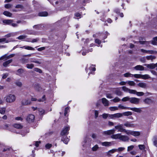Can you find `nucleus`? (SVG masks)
<instances>
[{"instance_id":"6e6d98bb","label":"nucleus","mask_w":157,"mask_h":157,"mask_svg":"<svg viewBox=\"0 0 157 157\" xmlns=\"http://www.w3.org/2000/svg\"><path fill=\"white\" fill-rule=\"evenodd\" d=\"M118 108H119L121 109H128V107H124V106H123V105H118Z\"/></svg>"},{"instance_id":"4d7b16f0","label":"nucleus","mask_w":157,"mask_h":157,"mask_svg":"<svg viewBox=\"0 0 157 157\" xmlns=\"http://www.w3.org/2000/svg\"><path fill=\"white\" fill-rule=\"evenodd\" d=\"M138 147L139 149L141 150H144L145 148V146L144 145H139Z\"/></svg>"},{"instance_id":"72a5a7b5","label":"nucleus","mask_w":157,"mask_h":157,"mask_svg":"<svg viewBox=\"0 0 157 157\" xmlns=\"http://www.w3.org/2000/svg\"><path fill=\"white\" fill-rule=\"evenodd\" d=\"M122 114H123V115L125 116H128L132 115V113L131 112L127 111L123 113Z\"/></svg>"},{"instance_id":"a211bd4d","label":"nucleus","mask_w":157,"mask_h":157,"mask_svg":"<svg viewBox=\"0 0 157 157\" xmlns=\"http://www.w3.org/2000/svg\"><path fill=\"white\" fill-rule=\"evenodd\" d=\"M100 144L103 146H105L106 147L109 146L111 145V142H100Z\"/></svg>"},{"instance_id":"5fc2aeb1","label":"nucleus","mask_w":157,"mask_h":157,"mask_svg":"<svg viewBox=\"0 0 157 157\" xmlns=\"http://www.w3.org/2000/svg\"><path fill=\"white\" fill-rule=\"evenodd\" d=\"M4 42H5L6 43H8L9 42V41L8 40H6V38L0 39V43H2Z\"/></svg>"},{"instance_id":"338daca9","label":"nucleus","mask_w":157,"mask_h":157,"mask_svg":"<svg viewBox=\"0 0 157 157\" xmlns=\"http://www.w3.org/2000/svg\"><path fill=\"white\" fill-rule=\"evenodd\" d=\"M108 116L109 117V114H108L104 113L102 115L103 118L104 119H106Z\"/></svg>"},{"instance_id":"423d86ee","label":"nucleus","mask_w":157,"mask_h":157,"mask_svg":"<svg viewBox=\"0 0 157 157\" xmlns=\"http://www.w3.org/2000/svg\"><path fill=\"white\" fill-rule=\"evenodd\" d=\"M70 127L69 126H67L64 128L61 133V135L63 136L64 135H67L68 133V131Z\"/></svg>"},{"instance_id":"f257e3e1","label":"nucleus","mask_w":157,"mask_h":157,"mask_svg":"<svg viewBox=\"0 0 157 157\" xmlns=\"http://www.w3.org/2000/svg\"><path fill=\"white\" fill-rule=\"evenodd\" d=\"M5 98L7 102L12 103L15 100L16 97L14 95L10 94L6 96Z\"/></svg>"},{"instance_id":"2f4dec72","label":"nucleus","mask_w":157,"mask_h":157,"mask_svg":"<svg viewBox=\"0 0 157 157\" xmlns=\"http://www.w3.org/2000/svg\"><path fill=\"white\" fill-rule=\"evenodd\" d=\"M38 15L40 16H46L48 15V13L46 12H43L39 13Z\"/></svg>"},{"instance_id":"393cba45","label":"nucleus","mask_w":157,"mask_h":157,"mask_svg":"<svg viewBox=\"0 0 157 157\" xmlns=\"http://www.w3.org/2000/svg\"><path fill=\"white\" fill-rule=\"evenodd\" d=\"M137 85L140 87L145 88L147 87V84L144 82H140L138 83Z\"/></svg>"},{"instance_id":"a18cd8bd","label":"nucleus","mask_w":157,"mask_h":157,"mask_svg":"<svg viewBox=\"0 0 157 157\" xmlns=\"http://www.w3.org/2000/svg\"><path fill=\"white\" fill-rule=\"evenodd\" d=\"M109 109L111 111H114L118 110V108L117 107L113 106L109 107Z\"/></svg>"},{"instance_id":"dca6fc26","label":"nucleus","mask_w":157,"mask_h":157,"mask_svg":"<svg viewBox=\"0 0 157 157\" xmlns=\"http://www.w3.org/2000/svg\"><path fill=\"white\" fill-rule=\"evenodd\" d=\"M69 139L67 136H64L61 139V141H63L64 143L67 144L68 142L69 141Z\"/></svg>"},{"instance_id":"69168bd1","label":"nucleus","mask_w":157,"mask_h":157,"mask_svg":"<svg viewBox=\"0 0 157 157\" xmlns=\"http://www.w3.org/2000/svg\"><path fill=\"white\" fill-rule=\"evenodd\" d=\"M134 147V146L133 145H131L128 147L127 151H129L132 150Z\"/></svg>"},{"instance_id":"2eb2a0df","label":"nucleus","mask_w":157,"mask_h":157,"mask_svg":"<svg viewBox=\"0 0 157 157\" xmlns=\"http://www.w3.org/2000/svg\"><path fill=\"white\" fill-rule=\"evenodd\" d=\"M102 103L105 106H108L109 105V101L105 98H103L101 99Z\"/></svg>"},{"instance_id":"052dcab7","label":"nucleus","mask_w":157,"mask_h":157,"mask_svg":"<svg viewBox=\"0 0 157 157\" xmlns=\"http://www.w3.org/2000/svg\"><path fill=\"white\" fill-rule=\"evenodd\" d=\"M38 111L40 114H43L45 112L44 110L42 108H39L38 109Z\"/></svg>"},{"instance_id":"8fccbe9b","label":"nucleus","mask_w":157,"mask_h":157,"mask_svg":"<svg viewBox=\"0 0 157 157\" xmlns=\"http://www.w3.org/2000/svg\"><path fill=\"white\" fill-rule=\"evenodd\" d=\"M128 93L131 94H136V91L135 90L130 89Z\"/></svg>"},{"instance_id":"b1692460","label":"nucleus","mask_w":157,"mask_h":157,"mask_svg":"<svg viewBox=\"0 0 157 157\" xmlns=\"http://www.w3.org/2000/svg\"><path fill=\"white\" fill-rule=\"evenodd\" d=\"M150 42L153 45H157V36L154 37Z\"/></svg>"},{"instance_id":"c9c22d12","label":"nucleus","mask_w":157,"mask_h":157,"mask_svg":"<svg viewBox=\"0 0 157 157\" xmlns=\"http://www.w3.org/2000/svg\"><path fill=\"white\" fill-rule=\"evenodd\" d=\"M115 93L118 96L121 95L122 94V92L118 88L115 91Z\"/></svg>"},{"instance_id":"473e14b6","label":"nucleus","mask_w":157,"mask_h":157,"mask_svg":"<svg viewBox=\"0 0 157 157\" xmlns=\"http://www.w3.org/2000/svg\"><path fill=\"white\" fill-rule=\"evenodd\" d=\"M140 133L139 132L133 131L132 135L134 136H140Z\"/></svg>"},{"instance_id":"de8ad7c7","label":"nucleus","mask_w":157,"mask_h":157,"mask_svg":"<svg viewBox=\"0 0 157 157\" xmlns=\"http://www.w3.org/2000/svg\"><path fill=\"white\" fill-rule=\"evenodd\" d=\"M34 67V65L33 64H26V67L28 69H32Z\"/></svg>"},{"instance_id":"ddd939ff","label":"nucleus","mask_w":157,"mask_h":157,"mask_svg":"<svg viewBox=\"0 0 157 157\" xmlns=\"http://www.w3.org/2000/svg\"><path fill=\"white\" fill-rule=\"evenodd\" d=\"M124 125L127 127L132 128L134 127V125L133 124H132L131 122L127 121L124 124Z\"/></svg>"},{"instance_id":"39448f33","label":"nucleus","mask_w":157,"mask_h":157,"mask_svg":"<svg viewBox=\"0 0 157 157\" xmlns=\"http://www.w3.org/2000/svg\"><path fill=\"white\" fill-rule=\"evenodd\" d=\"M115 128L120 132H124L125 130L123 128V125L119 123L117 125L115 126Z\"/></svg>"},{"instance_id":"a19ab883","label":"nucleus","mask_w":157,"mask_h":157,"mask_svg":"<svg viewBox=\"0 0 157 157\" xmlns=\"http://www.w3.org/2000/svg\"><path fill=\"white\" fill-rule=\"evenodd\" d=\"M115 118H119L122 117L123 114L121 113H118L114 114Z\"/></svg>"},{"instance_id":"4c0bfd02","label":"nucleus","mask_w":157,"mask_h":157,"mask_svg":"<svg viewBox=\"0 0 157 157\" xmlns=\"http://www.w3.org/2000/svg\"><path fill=\"white\" fill-rule=\"evenodd\" d=\"M127 83L130 86H134L136 84L134 81H127Z\"/></svg>"},{"instance_id":"aec40b11","label":"nucleus","mask_w":157,"mask_h":157,"mask_svg":"<svg viewBox=\"0 0 157 157\" xmlns=\"http://www.w3.org/2000/svg\"><path fill=\"white\" fill-rule=\"evenodd\" d=\"M134 69L136 70L143 71L144 67L141 65H138L134 67Z\"/></svg>"},{"instance_id":"4be33fe9","label":"nucleus","mask_w":157,"mask_h":157,"mask_svg":"<svg viewBox=\"0 0 157 157\" xmlns=\"http://www.w3.org/2000/svg\"><path fill=\"white\" fill-rule=\"evenodd\" d=\"M139 51L144 53L152 54L153 53L152 51L146 50L144 49H140Z\"/></svg>"},{"instance_id":"ea45409f","label":"nucleus","mask_w":157,"mask_h":157,"mask_svg":"<svg viewBox=\"0 0 157 157\" xmlns=\"http://www.w3.org/2000/svg\"><path fill=\"white\" fill-rule=\"evenodd\" d=\"M15 83L16 86L19 87H21L22 86V82L18 81L15 82Z\"/></svg>"},{"instance_id":"9d476101","label":"nucleus","mask_w":157,"mask_h":157,"mask_svg":"<svg viewBox=\"0 0 157 157\" xmlns=\"http://www.w3.org/2000/svg\"><path fill=\"white\" fill-rule=\"evenodd\" d=\"M115 131V130L113 129L108 130L106 131H104L103 134L106 135H111L113 134Z\"/></svg>"},{"instance_id":"c85d7f7f","label":"nucleus","mask_w":157,"mask_h":157,"mask_svg":"<svg viewBox=\"0 0 157 157\" xmlns=\"http://www.w3.org/2000/svg\"><path fill=\"white\" fill-rule=\"evenodd\" d=\"M13 127L17 129H21L22 128V126L19 124H15L13 125Z\"/></svg>"},{"instance_id":"e433bc0d","label":"nucleus","mask_w":157,"mask_h":157,"mask_svg":"<svg viewBox=\"0 0 157 157\" xmlns=\"http://www.w3.org/2000/svg\"><path fill=\"white\" fill-rule=\"evenodd\" d=\"M133 131L130 130H126L125 129L124 132L128 135H132Z\"/></svg>"},{"instance_id":"c03bdc74","label":"nucleus","mask_w":157,"mask_h":157,"mask_svg":"<svg viewBox=\"0 0 157 157\" xmlns=\"http://www.w3.org/2000/svg\"><path fill=\"white\" fill-rule=\"evenodd\" d=\"M130 98L129 97H124L121 100L123 101H130Z\"/></svg>"},{"instance_id":"cd10ccee","label":"nucleus","mask_w":157,"mask_h":157,"mask_svg":"<svg viewBox=\"0 0 157 157\" xmlns=\"http://www.w3.org/2000/svg\"><path fill=\"white\" fill-rule=\"evenodd\" d=\"M115 152H117V149H113L110 150L107 152V154L108 155H110L111 154H113Z\"/></svg>"},{"instance_id":"774afa93","label":"nucleus","mask_w":157,"mask_h":157,"mask_svg":"<svg viewBox=\"0 0 157 157\" xmlns=\"http://www.w3.org/2000/svg\"><path fill=\"white\" fill-rule=\"evenodd\" d=\"M37 32L33 31H31L30 32H29L28 33V34H32L34 35H36L37 34Z\"/></svg>"},{"instance_id":"412c9836","label":"nucleus","mask_w":157,"mask_h":157,"mask_svg":"<svg viewBox=\"0 0 157 157\" xmlns=\"http://www.w3.org/2000/svg\"><path fill=\"white\" fill-rule=\"evenodd\" d=\"M12 61V59H9L8 60L6 61V62L3 63V65L4 67H7L8 66V65L11 63Z\"/></svg>"},{"instance_id":"bf43d9fd","label":"nucleus","mask_w":157,"mask_h":157,"mask_svg":"<svg viewBox=\"0 0 157 157\" xmlns=\"http://www.w3.org/2000/svg\"><path fill=\"white\" fill-rule=\"evenodd\" d=\"M14 33H9L5 36L6 37L8 38L11 36H14Z\"/></svg>"},{"instance_id":"6e6552de","label":"nucleus","mask_w":157,"mask_h":157,"mask_svg":"<svg viewBox=\"0 0 157 157\" xmlns=\"http://www.w3.org/2000/svg\"><path fill=\"white\" fill-rule=\"evenodd\" d=\"M144 66H146L148 68L152 69H154L155 67H157V63L154 64L153 63H150L149 64H144Z\"/></svg>"},{"instance_id":"680f3d73","label":"nucleus","mask_w":157,"mask_h":157,"mask_svg":"<svg viewBox=\"0 0 157 157\" xmlns=\"http://www.w3.org/2000/svg\"><path fill=\"white\" fill-rule=\"evenodd\" d=\"M112 100L114 102H117L119 101L120 99L118 97H116Z\"/></svg>"},{"instance_id":"5701e85b","label":"nucleus","mask_w":157,"mask_h":157,"mask_svg":"<svg viewBox=\"0 0 157 157\" xmlns=\"http://www.w3.org/2000/svg\"><path fill=\"white\" fill-rule=\"evenodd\" d=\"M152 141L154 145L157 147V136H154L152 139Z\"/></svg>"},{"instance_id":"f8f14e48","label":"nucleus","mask_w":157,"mask_h":157,"mask_svg":"<svg viewBox=\"0 0 157 157\" xmlns=\"http://www.w3.org/2000/svg\"><path fill=\"white\" fill-rule=\"evenodd\" d=\"M129 139V138L128 136L121 135L120 139V140H121L125 142L128 141Z\"/></svg>"},{"instance_id":"7c9ffc66","label":"nucleus","mask_w":157,"mask_h":157,"mask_svg":"<svg viewBox=\"0 0 157 157\" xmlns=\"http://www.w3.org/2000/svg\"><path fill=\"white\" fill-rule=\"evenodd\" d=\"M140 43V44H149V42L148 41H140L139 42L138 41H134L135 43Z\"/></svg>"},{"instance_id":"79ce46f5","label":"nucleus","mask_w":157,"mask_h":157,"mask_svg":"<svg viewBox=\"0 0 157 157\" xmlns=\"http://www.w3.org/2000/svg\"><path fill=\"white\" fill-rule=\"evenodd\" d=\"M123 90L125 92H129L130 89L127 88L125 86H123L122 87Z\"/></svg>"},{"instance_id":"f704fd0d","label":"nucleus","mask_w":157,"mask_h":157,"mask_svg":"<svg viewBox=\"0 0 157 157\" xmlns=\"http://www.w3.org/2000/svg\"><path fill=\"white\" fill-rule=\"evenodd\" d=\"M146 58L148 60H151L152 61L153 59H155V57L154 56H147Z\"/></svg>"},{"instance_id":"e2e57ef3","label":"nucleus","mask_w":157,"mask_h":157,"mask_svg":"<svg viewBox=\"0 0 157 157\" xmlns=\"http://www.w3.org/2000/svg\"><path fill=\"white\" fill-rule=\"evenodd\" d=\"M15 8H16L20 9L21 10H22L24 8L23 6L21 5H17L15 6Z\"/></svg>"},{"instance_id":"864d4df0","label":"nucleus","mask_w":157,"mask_h":157,"mask_svg":"<svg viewBox=\"0 0 157 157\" xmlns=\"http://www.w3.org/2000/svg\"><path fill=\"white\" fill-rule=\"evenodd\" d=\"M136 94L138 96H143L144 95V93L142 92H137L136 91Z\"/></svg>"},{"instance_id":"09e8293b","label":"nucleus","mask_w":157,"mask_h":157,"mask_svg":"<svg viewBox=\"0 0 157 157\" xmlns=\"http://www.w3.org/2000/svg\"><path fill=\"white\" fill-rule=\"evenodd\" d=\"M25 49L28 50H34L35 49L34 48L29 46H25Z\"/></svg>"},{"instance_id":"0eeeda50","label":"nucleus","mask_w":157,"mask_h":157,"mask_svg":"<svg viewBox=\"0 0 157 157\" xmlns=\"http://www.w3.org/2000/svg\"><path fill=\"white\" fill-rule=\"evenodd\" d=\"M34 116L32 114H29L26 118V120L29 122H33L34 121Z\"/></svg>"},{"instance_id":"49530a36","label":"nucleus","mask_w":157,"mask_h":157,"mask_svg":"<svg viewBox=\"0 0 157 157\" xmlns=\"http://www.w3.org/2000/svg\"><path fill=\"white\" fill-rule=\"evenodd\" d=\"M6 111V108L4 107L0 108V113L2 114L5 113Z\"/></svg>"},{"instance_id":"0e129e2a","label":"nucleus","mask_w":157,"mask_h":157,"mask_svg":"<svg viewBox=\"0 0 157 157\" xmlns=\"http://www.w3.org/2000/svg\"><path fill=\"white\" fill-rule=\"evenodd\" d=\"M39 40V39L38 38L36 39H33L31 41H28V42H31L32 43L36 42Z\"/></svg>"},{"instance_id":"58836bf2","label":"nucleus","mask_w":157,"mask_h":157,"mask_svg":"<svg viewBox=\"0 0 157 157\" xmlns=\"http://www.w3.org/2000/svg\"><path fill=\"white\" fill-rule=\"evenodd\" d=\"M99 148V147L97 144L95 145L92 148V150L93 151H96Z\"/></svg>"},{"instance_id":"bb28decb","label":"nucleus","mask_w":157,"mask_h":157,"mask_svg":"<svg viewBox=\"0 0 157 157\" xmlns=\"http://www.w3.org/2000/svg\"><path fill=\"white\" fill-rule=\"evenodd\" d=\"M24 70L22 69H19L17 70L16 74L19 76H21L22 74L24 72Z\"/></svg>"},{"instance_id":"c756f323","label":"nucleus","mask_w":157,"mask_h":157,"mask_svg":"<svg viewBox=\"0 0 157 157\" xmlns=\"http://www.w3.org/2000/svg\"><path fill=\"white\" fill-rule=\"evenodd\" d=\"M3 14L5 16L9 17H11L12 15V13L7 11H4L3 12Z\"/></svg>"},{"instance_id":"603ef678","label":"nucleus","mask_w":157,"mask_h":157,"mask_svg":"<svg viewBox=\"0 0 157 157\" xmlns=\"http://www.w3.org/2000/svg\"><path fill=\"white\" fill-rule=\"evenodd\" d=\"M69 109L70 108L69 107H67L65 108V112L64 114L65 116H66L67 114V113L69 112Z\"/></svg>"},{"instance_id":"a878e982","label":"nucleus","mask_w":157,"mask_h":157,"mask_svg":"<svg viewBox=\"0 0 157 157\" xmlns=\"http://www.w3.org/2000/svg\"><path fill=\"white\" fill-rule=\"evenodd\" d=\"M13 22V20H5L3 21V22L6 24L9 25Z\"/></svg>"},{"instance_id":"6ab92c4d","label":"nucleus","mask_w":157,"mask_h":157,"mask_svg":"<svg viewBox=\"0 0 157 157\" xmlns=\"http://www.w3.org/2000/svg\"><path fill=\"white\" fill-rule=\"evenodd\" d=\"M121 134H114L111 136V137L112 138L115 139H120Z\"/></svg>"},{"instance_id":"7ed1b4c3","label":"nucleus","mask_w":157,"mask_h":157,"mask_svg":"<svg viewBox=\"0 0 157 157\" xmlns=\"http://www.w3.org/2000/svg\"><path fill=\"white\" fill-rule=\"evenodd\" d=\"M31 101L28 98L23 99L21 101V104L23 105H31Z\"/></svg>"},{"instance_id":"9b49d317","label":"nucleus","mask_w":157,"mask_h":157,"mask_svg":"<svg viewBox=\"0 0 157 157\" xmlns=\"http://www.w3.org/2000/svg\"><path fill=\"white\" fill-rule=\"evenodd\" d=\"M95 66L93 65H92L90 67H89V69L90 70V72L88 73V75H89L90 74H94V72H92L93 71H94L96 70L95 68Z\"/></svg>"},{"instance_id":"1a4fd4ad","label":"nucleus","mask_w":157,"mask_h":157,"mask_svg":"<svg viewBox=\"0 0 157 157\" xmlns=\"http://www.w3.org/2000/svg\"><path fill=\"white\" fill-rule=\"evenodd\" d=\"M142 108H137L136 107H133V108H128V109H130L133 111L136 112H137L138 113H140L142 112Z\"/></svg>"},{"instance_id":"20e7f679","label":"nucleus","mask_w":157,"mask_h":157,"mask_svg":"<svg viewBox=\"0 0 157 157\" xmlns=\"http://www.w3.org/2000/svg\"><path fill=\"white\" fill-rule=\"evenodd\" d=\"M140 102V99L135 97H132L130 98V102L132 104H138Z\"/></svg>"},{"instance_id":"37998d69","label":"nucleus","mask_w":157,"mask_h":157,"mask_svg":"<svg viewBox=\"0 0 157 157\" xmlns=\"http://www.w3.org/2000/svg\"><path fill=\"white\" fill-rule=\"evenodd\" d=\"M7 59V56L6 54H5L0 57V60L4 59V60L5 61Z\"/></svg>"},{"instance_id":"4468645a","label":"nucleus","mask_w":157,"mask_h":157,"mask_svg":"<svg viewBox=\"0 0 157 157\" xmlns=\"http://www.w3.org/2000/svg\"><path fill=\"white\" fill-rule=\"evenodd\" d=\"M144 102L147 104H151L153 103V101L149 98H147L144 100Z\"/></svg>"},{"instance_id":"13d9d810","label":"nucleus","mask_w":157,"mask_h":157,"mask_svg":"<svg viewBox=\"0 0 157 157\" xmlns=\"http://www.w3.org/2000/svg\"><path fill=\"white\" fill-rule=\"evenodd\" d=\"M125 148L124 147H119L117 149V152H121L124 151Z\"/></svg>"},{"instance_id":"f03ea898","label":"nucleus","mask_w":157,"mask_h":157,"mask_svg":"<svg viewBox=\"0 0 157 157\" xmlns=\"http://www.w3.org/2000/svg\"><path fill=\"white\" fill-rule=\"evenodd\" d=\"M135 78H141L144 79H146L150 78V77L147 74L142 75L141 74H136Z\"/></svg>"},{"instance_id":"3c124183","label":"nucleus","mask_w":157,"mask_h":157,"mask_svg":"<svg viewBox=\"0 0 157 157\" xmlns=\"http://www.w3.org/2000/svg\"><path fill=\"white\" fill-rule=\"evenodd\" d=\"M26 37L27 36L26 35H21L18 36L17 38L19 40H22L25 39Z\"/></svg>"},{"instance_id":"f3484780","label":"nucleus","mask_w":157,"mask_h":157,"mask_svg":"<svg viewBox=\"0 0 157 157\" xmlns=\"http://www.w3.org/2000/svg\"><path fill=\"white\" fill-rule=\"evenodd\" d=\"M136 74H132L129 72H127L123 74V76L125 77H133L135 78V75Z\"/></svg>"}]
</instances>
